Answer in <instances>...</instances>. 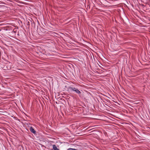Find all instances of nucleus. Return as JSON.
<instances>
[{
	"mask_svg": "<svg viewBox=\"0 0 150 150\" xmlns=\"http://www.w3.org/2000/svg\"><path fill=\"white\" fill-rule=\"evenodd\" d=\"M13 32L14 33H16V31H14V30H13Z\"/></svg>",
	"mask_w": 150,
	"mask_h": 150,
	"instance_id": "nucleus-7",
	"label": "nucleus"
},
{
	"mask_svg": "<svg viewBox=\"0 0 150 150\" xmlns=\"http://www.w3.org/2000/svg\"><path fill=\"white\" fill-rule=\"evenodd\" d=\"M68 89L70 90V91H74L79 95H80L81 93V92L78 90V89L75 88H73L70 86H69L68 88Z\"/></svg>",
	"mask_w": 150,
	"mask_h": 150,
	"instance_id": "nucleus-2",
	"label": "nucleus"
},
{
	"mask_svg": "<svg viewBox=\"0 0 150 150\" xmlns=\"http://www.w3.org/2000/svg\"><path fill=\"white\" fill-rule=\"evenodd\" d=\"M55 103H56L57 104V102H56Z\"/></svg>",
	"mask_w": 150,
	"mask_h": 150,
	"instance_id": "nucleus-8",
	"label": "nucleus"
},
{
	"mask_svg": "<svg viewBox=\"0 0 150 150\" xmlns=\"http://www.w3.org/2000/svg\"><path fill=\"white\" fill-rule=\"evenodd\" d=\"M53 149L54 150H59L57 148L56 145L55 144L53 145Z\"/></svg>",
	"mask_w": 150,
	"mask_h": 150,
	"instance_id": "nucleus-4",
	"label": "nucleus"
},
{
	"mask_svg": "<svg viewBox=\"0 0 150 150\" xmlns=\"http://www.w3.org/2000/svg\"><path fill=\"white\" fill-rule=\"evenodd\" d=\"M29 129L30 132L34 134H36V131L32 127H30Z\"/></svg>",
	"mask_w": 150,
	"mask_h": 150,
	"instance_id": "nucleus-3",
	"label": "nucleus"
},
{
	"mask_svg": "<svg viewBox=\"0 0 150 150\" xmlns=\"http://www.w3.org/2000/svg\"><path fill=\"white\" fill-rule=\"evenodd\" d=\"M67 150H78L75 149H72V148H69V149H67Z\"/></svg>",
	"mask_w": 150,
	"mask_h": 150,
	"instance_id": "nucleus-5",
	"label": "nucleus"
},
{
	"mask_svg": "<svg viewBox=\"0 0 150 150\" xmlns=\"http://www.w3.org/2000/svg\"><path fill=\"white\" fill-rule=\"evenodd\" d=\"M27 25H28L29 26V25H30V22L29 21L28 22Z\"/></svg>",
	"mask_w": 150,
	"mask_h": 150,
	"instance_id": "nucleus-6",
	"label": "nucleus"
},
{
	"mask_svg": "<svg viewBox=\"0 0 150 150\" xmlns=\"http://www.w3.org/2000/svg\"><path fill=\"white\" fill-rule=\"evenodd\" d=\"M37 31L38 33V34L41 36L43 35V34L45 33L46 32L45 30L41 27H38Z\"/></svg>",
	"mask_w": 150,
	"mask_h": 150,
	"instance_id": "nucleus-1",
	"label": "nucleus"
}]
</instances>
